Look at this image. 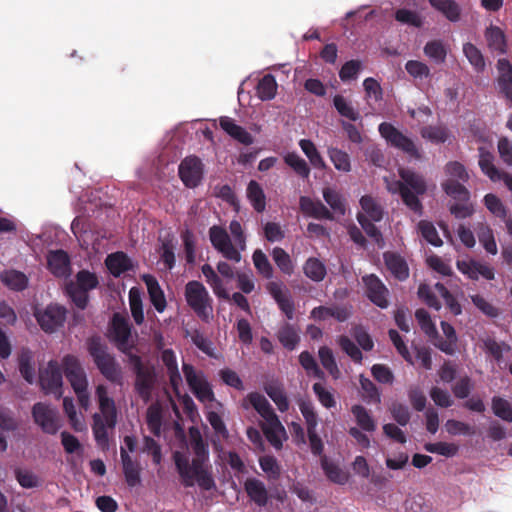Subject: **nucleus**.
<instances>
[{"label": "nucleus", "mask_w": 512, "mask_h": 512, "mask_svg": "<svg viewBox=\"0 0 512 512\" xmlns=\"http://www.w3.org/2000/svg\"><path fill=\"white\" fill-rule=\"evenodd\" d=\"M192 449L195 456L191 461L186 454L180 451H174L172 454V459L181 484L185 488H190L197 483L199 488L203 491L216 489L211 467L208 465V445L204 442L199 433L196 437H193Z\"/></svg>", "instance_id": "obj_1"}, {"label": "nucleus", "mask_w": 512, "mask_h": 512, "mask_svg": "<svg viewBox=\"0 0 512 512\" xmlns=\"http://www.w3.org/2000/svg\"><path fill=\"white\" fill-rule=\"evenodd\" d=\"M100 413L92 416V432L96 443L102 448L109 443L108 429H113L117 423V409L114 400L108 396L104 385H98L95 391Z\"/></svg>", "instance_id": "obj_2"}, {"label": "nucleus", "mask_w": 512, "mask_h": 512, "mask_svg": "<svg viewBox=\"0 0 512 512\" xmlns=\"http://www.w3.org/2000/svg\"><path fill=\"white\" fill-rule=\"evenodd\" d=\"M87 350L92 357L100 373L111 383L122 385L123 374L115 357L108 352L107 345L100 336H92L87 339Z\"/></svg>", "instance_id": "obj_3"}, {"label": "nucleus", "mask_w": 512, "mask_h": 512, "mask_svg": "<svg viewBox=\"0 0 512 512\" xmlns=\"http://www.w3.org/2000/svg\"><path fill=\"white\" fill-rule=\"evenodd\" d=\"M185 300L194 313L206 323L212 319V298L206 287L199 281L192 280L185 285Z\"/></svg>", "instance_id": "obj_4"}, {"label": "nucleus", "mask_w": 512, "mask_h": 512, "mask_svg": "<svg viewBox=\"0 0 512 512\" xmlns=\"http://www.w3.org/2000/svg\"><path fill=\"white\" fill-rule=\"evenodd\" d=\"M99 279L89 270L82 269L75 275V281L66 286V292L78 309L84 310L89 302V291L97 288Z\"/></svg>", "instance_id": "obj_5"}, {"label": "nucleus", "mask_w": 512, "mask_h": 512, "mask_svg": "<svg viewBox=\"0 0 512 512\" xmlns=\"http://www.w3.org/2000/svg\"><path fill=\"white\" fill-rule=\"evenodd\" d=\"M182 371L189 389L200 402H212L215 395L212 386L202 371H197L192 364L183 363Z\"/></svg>", "instance_id": "obj_6"}, {"label": "nucleus", "mask_w": 512, "mask_h": 512, "mask_svg": "<svg viewBox=\"0 0 512 512\" xmlns=\"http://www.w3.org/2000/svg\"><path fill=\"white\" fill-rule=\"evenodd\" d=\"M31 414L34 423L46 434L55 435L62 426L59 411L50 404L44 402L35 403Z\"/></svg>", "instance_id": "obj_7"}, {"label": "nucleus", "mask_w": 512, "mask_h": 512, "mask_svg": "<svg viewBox=\"0 0 512 512\" xmlns=\"http://www.w3.org/2000/svg\"><path fill=\"white\" fill-rule=\"evenodd\" d=\"M34 317L44 332L53 333L64 325L67 310L62 305L51 303L43 309L35 308Z\"/></svg>", "instance_id": "obj_8"}, {"label": "nucleus", "mask_w": 512, "mask_h": 512, "mask_svg": "<svg viewBox=\"0 0 512 512\" xmlns=\"http://www.w3.org/2000/svg\"><path fill=\"white\" fill-rule=\"evenodd\" d=\"M380 135L389 143L392 147L397 148L409 156L419 159L421 157L418 148L414 141L404 135L391 123L383 122L378 127Z\"/></svg>", "instance_id": "obj_9"}, {"label": "nucleus", "mask_w": 512, "mask_h": 512, "mask_svg": "<svg viewBox=\"0 0 512 512\" xmlns=\"http://www.w3.org/2000/svg\"><path fill=\"white\" fill-rule=\"evenodd\" d=\"M60 364L50 360L47 366L39 371V384L45 394H52L57 399L62 397L63 375Z\"/></svg>", "instance_id": "obj_10"}, {"label": "nucleus", "mask_w": 512, "mask_h": 512, "mask_svg": "<svg viewBox=\"0 0 512 512\" xmlns=\"http://www.w3.org/2000/svg\"><path fill=\"white\" fill-rule=\"evenodd\" d=\"M209 238L212 246L227 260L239 263L241 261L240 251L233 245L227 231L218 225L209 229Z\"/></svg>", "instance_id": "obj_11"}, {"label": "nucleus", "mask_w": 512, "mask_h": 512, "mask_svg": "<svg viewBox=\"0 0 512 512\" xmlns=\"http://www.w3.org/2000/svg\"><path fill=\"white\" fill-rule=\"evenodd\" d=\"M178 173L186 187L195 188L203 179L204 165L197 156H188L181 161Z\"/></svg>", "instance_id": "obj_12"}, {"label": "nucleus", "mask_w": 512, "mask_h": 512, "mask_svg": "<svg viewBox=\"0 0 512 512\" xmlns=\"http://www.w3.org/2000/svg\"><path fill=\"white\" fill-rule=\"evenodd\" d=\"M64 374L74 392H81L88 388L86 373L79 360L73 355H66L62 359Z\"/></svg>", "instance_id": "obj_13"}, {"label": "nucleus", "mask_w": 512, "mask_h": 512, "mask_svg": "<svg viewBox=\"0 0 512 512\" xmlns=\"http://www.w3.org/2000/svg\"><path fill=\"white\" fill-rule=\"evenodd\" d=\"M64 374L74 392H81L88 388L86 373L79 360L73 355H66L62 359Z\"/></svg>", "instance_id": "obj_14"}, {"label": "nucleus", "mask_w": 512, "mask_h": 512, "mask_svg": "<svg viewBox=\"0 0 512 512\" xmlns=\"http://www.w3.org/2000/svg\"><path fill=\"white\" fill-rule=\"evenodd\" d=\"M362 282L365 286L367 298L374 305L381 309H385L389 306V290L378 276L375 274L365 275L362 277Z\"/></svg>", "instance_id": "obj_15"}, {"label": "nucleus", "mask_w": 512, "mask_h": 512, "mask_svg": "<svg viewBox=\"0 0 512 512\" xmlns=\"http://www.w3.org/2000/svg\"><path fill=\"white\" fill-rule=\"evenodd\" d=\"M249 406H252L257 411V413L264 419V423H271V421L274 422V424L279 423V418L273 407L261 393L251 392L244 398L242 407L248 409Z\"/></svg>", "instance_id": "obj_16"}, {"label": "nucleus", "mask_w": 512, "mask_h": 512, "mask_svg": "<svg viewBox=\"0 0 512 512\" xmlns=\"http://www.w3.org/2000/svg\"><path fill=\"white\" fill-rule=\"evenodd\" d=\"M282 282L270 281L266 285V289L271 297L277 303L279 309L285 314L288 320L294 318L295 305L287 290L284 291Z\"/></svg>", "instance_id": "obj_17"}, {"label": "nucleus", "mask_w": 512, "mask_h": 512, "mask_svg": "<svg viewBox=\"0 0 512 512\" xmlns=\"http://www.w3.org/2000/svg\"><path fill=\"white\" fill-rule=\"evenodd\" d=\"M110 334L117 348L120 351L127 353V351L131 348L129 345L131 328L127 320L119 313H115L113 315Z\"/></svg>", "instance_id": "obj_18"}, {"label": "nucleus", "mask_w": 512, "mask_h": 512, "mask_svg": "<svg viewBox=\"0 0 512 512\" xmlns=\"http://www.w3.org/2000/svg\"><path fill=\"white\" fill-rule=\"evenodd\" d=\"M134 373L136 375L135 390L144 401H148L156 381L155 370L153 367L146 366Z\"/></svg>", "instance_id": "obj_19"}, {"label": "nucleus", "mask_w": 512, "mask_h": 512, "mask_svg": "<svg viewBox=\"0 0 512 512\" xmlns=\"http://www.w3.org/2000/svg\"><path fill=\"white\" fill-rule=\"evenodd\" d=\"M388 191L395 194L399 193L403 203L414 213L418 214L419 216L422 215L423 212V205L418 197H416L415 194L412 193V191L407 187V185L404 183V181L401 180H395L388 184L387 186Z\"/></svg>", "instance_id": "obj_20"}, {"label": "nucleus", "mask_w": 512, "mask_h": 512, "mask_svg": "<svg viewBox=\"0 0 512 512\" xmlns=\"http://www.w3.org/2000/svg\"><path fill=\"white\" fill-rule=\"evenodd\" d=\"M47 268L58 278L67 277L70 274V257L64 250L49 251L47 254Z\"/></svg>", "instance_id": "obj_21"}, {"label": "nucleus", "mask_w": 512, "mask_h": 512, "mask_svg": "<svg viewBox=\"0 0 512 512\" xmlns=\"http://www.w3.org/2000/svg\"><path fill=\"white\" fill-rule=\"evenodd\" d=\"M457 268L472 280H478L480 276L486 280H493L495 276L491 266L475 260L457 261Z\"/></svg>", "instance_id": "obj_22"}, {"label": "nucleus", "mask_w": 512, "mask_h": 512, "mask_svg": "<svg viewBox=\"0 0 512 512\" xmlns=\"http://www.w3.org/2000/svg\"><path fill=\"white\" fill-rule=\"evenodd\" d=\"M219 125L225 133L239 143L246 146L253 144V136L245 128L236 124L232 118L228 116L220 117Z\"/></svg>", "instance_id": "obj_23"}, {"label": "nucleus", "mask_w": 512, "mask_h": 512, "mask_svg": "<svg viewBox=\"0 0 512 512\" xmlns=\"http://www.w3.org/2000/svg\"><path fill=\"white\" fill-rule=\"evenodd\" d=\"M301 211L315 219L333 220V213L320 201H314L308 196H301L299 199Z\"/></svg>", "instance_id": "obj_24"}, {"label": "nucleus", "mask_w": 512, "mask_h": 512, "mask_svg": "<svg viewBox=\"0 0 512 512\" xmlns=\"http://www.w3.org/2000/svg\"><path fill=\"white\" fill-rule=\"evenodd\" d=\"M384 262L390 273L399 281H405L409 277V267L406 260L396 252H385Z\"/></svg>", "instance_id": "obj_25"}, {"label": "nucleus", "mask_w": 512, "mask_h": 512, "mask_svg": "<svg viewBox=\"0 0 512 512\" xmlns=\"http://www.w3.org/2000/svg\"><path fill=\"white\" fill-rule=\"evenodd\" d=\"M142 280L147 287L152 305L159 313H162L166 309L167 302L164 292L158 283V280L150 274H144L142 276Z\"/></svg>", "instance_id": "obj_26"}, {"label": "nucleus", "mask_w": 512, "mask_h": 512, "mask_svg": "<svg viewBox=\"0 0 512 512\" xmlns=\"http://www.w3.org/2000/svg\"><path fill=\"white\" fill-rule=\"evenodd\" d=\"M120 456L123 465V473L125 481L129 487H135L141 483L140 465L138 462L133 461L127 450L123 447L120 449Z\"/></svg>", "instance_id": "obj_27"}, {"label": "nucleus", "mask_w": 512, "mask_h": 512, "mask_svg": "<svg viewBox=\"0 0 512 512\" xmlns=\"http://www.w3.org/2000/svg\"><path fill=\"white\" fill-rule=\"evenodd\" d=\"M244 489L257 506L264 507L267 505L269 496L265 484L257 478H248L244 483Z\"/></svg>", "instance_id": "obj_28"}, {"label": "nucleus", "mask_w": 512, "mask_h": 512, "mask_svg": "<svg viewBox=\"0 0 512 512\" xmlns=\"http://www.w3.org/2000/svg\"><path fill=\"white\" fill-rule=\"evenodd\" d=\"M105 264L114 277H119L133 268L131 259L122 251L109 254L105 260Z\"/></svg>", "instance_id": "obj_29"}, {"label": "nucleus", "mask_w": 512, "mask_h": 512, "mask_svg": "<svg viewBox=\"0 0 512 512\" xmlns=\"http://www.w3.org/2000/svg\"><path fill=\"white\" fill-rule=\"evenodd\" d=\"M497 68L499 71V89L512 102V65L507 59L502 58L498 60Z\"/></svg>", "instance_id": "obj_30"}, {"label": "nucleus", "mask_w": 512, "mask_h": 512, "mask_svg": "<svg viewBox=\"0 0 512 512\" xmlns=\"http://www.w3.org/2000/svg\"><path fill=\"white\" fill-rule=\"evenodd\" d=\"M262 431L267 439V441L276 449L280 450L283 446V441L287 439V433L279 421V423H275L271 421L267 423H263L261 425Z\"/></svg>", "instance_id": "obj_31"}, {"label": "nucleus", "mask_w": 512, "mask_h": 512, "mask_svg": "<svg viewBox=\"0 0 512 512\" xmlns=\"http://www.w3.org/2000/svg\"><path fill=\"white\" fill-rule=\"evenodd\" d=\"M399 176L416 197L426 193V181L421 174L410 169L401 168L399 169Z\"/></svg>", "instance_id": "obj_32"}, {"label": "nucleus", "mask_w": 512, "mask_h": 512, "mask_svg": "<svg viewBox=\"0 0 512 512\" xmlns=\"http://www.w3.org/2000/svg\"><path fill=\"white\" fill-rule=\"evenodd\" d=\"M264 391L276 404L280 412H286L289 409V400L283 385L278 381H272L264 385Z\"/></svg>", "instance_id": "obj_33"}, {"label": "nucleus", "mask_w": 512, "mask_h": 512, "mask_svg": "<svg viewBox=\"0 0 512 512\" xmlns=\"http://www.w3.org/2000/svg\"><path fill=\"white\" fill-rule=\"evenodd\" d=\"M479 152V167L483 174H485L491 181L498 182L500 173L502 172L494 165V155L487 150L484 146L478 148Z\"/></svg>", "instance_id": "obj_34"}, {"label": "nucleus", "mask_w": 512, "mask_h": 512, "mask_svg": "<svg viewBox=\"0 0 512 512\" xmlns=\"http://www.w3.org/2000/svg\"><path fill=\"white\" fill-rule=\"evenodd\" d=\"M1 282L13 291H23L28 286V277L21 271L9 269L0 274Z\"/></svg>", "instance_id": "obj_35"}, {"label": "nucleus", "mask_w": 512, "mask_h": 512, "mask_svg": "<svg viewBox=\"0 0 512 512\" xmlns=\"http://www.w3.org/2000/svg\"><path fill=\"white\" fill-rule=\"evenodd\" d=\"M201 272L218 298L225 300L230 299L228 292L224 288L223 281L210 264H204L201 267Z\"/></svg>", "instance_id": "obj_36"}, {"label": "nucleus", "mask_w": 512, "mask_h": 512, "mask_svg": "<svg viewBox=\"0 0 512 512\" xmlns=\"http://www.w3.org/2000/svg\"><path fill=\"white\" fill-rule=\"evenodd\" d=\"M277 339L284 348L294 350L300 342V336L296 328L289 323H284L277 331Z\"/></svg>", "instance_id": "obj_37"}, {"label": "nucleus", "mask_w": 512, "mask_h": 512, "mask_svg": "<svg viewBox=\"0 0 512 512\" xmlns=\"http://www.w3.org/2000/svg\"><path fill=\"white\" fill-rule=\"evenodd\" d=\"M303 272L305 276L314 282H321L327 275L325 264L316 257H309L304 265Z\"/></svg>", "instance_id": "obj_38"}, {"label": "nucleus", "mask_w": 512, "mask_h": 512, "mask_svg": "<svg viewBox=\"0 0 512 512\" xmlns=\"http://www.w3.org/2000/svg\"><path fill=\"white\" fill-rule=\"evenodd\" d=\"M322 194L325 202L334 213L341 216L345 215L346 200L339 191L331 187H325L323 188Z\"/></svg>", "instance_id": "obj_39"}, {"label": "nucleus", "mask_w": 512, "mask_h": 512, "mask_svg": "<svg viewBox=\"0 0 512 512\" xmlns=\"http://www.w3.org/2000/svg\"><path fill=\"white\" fill-rule=\"evenodd\" d=\"M430 5L441 12L448 20L456 22L460 18V7L454 0H428Z\"/></svg>", "instance_id": "obj_40"}, {"label": "nucleus", "mask_w": 512, "mask_h": 512, "mask_svg": "<svg viewBox=\"0 0 512 512\" xmlns=\"http://www.w3.org/2000/svg\"><path fill=\"white\" fill-rule=\"evenodd\" d=\"M489 48L500 54L506 53V38L504 32L496 26H490L485 32Z\"/></svg>", "instance_id": "obj_41"}, {"label": "nucleus", "mask_w": 512, "mask_h": 512, "mask_svg": "<svg viewBox=\"0 0 512 512\" xmlns=\"http://www.w3.org/2000/svg\"><path fill=\"white\" fill-rule=\"evenodd\" d=\"M247 198L257 212L261 213L265 210L266 197L261 185L257 181L251 180L248 183Z\"/></svg>", "instance_id": "obj_42"}, {"label": "nucleus", "mask_w": 512, "mask_h": 512, "mask_svg": "<svg viewBox=\"0 0 512 512\" xmlns=\"http://www.w3.org/2000/svg\"><path fill=\"white\" fill-rule=\"evenodd\" d=\"M277 87L275 77L272 74H266L256 86L257 96L263 101L271 100L276 96Z\"/></svg>", "instance_id": "obj_43"}, {"label": "nucleus", "mask_w": 512, "mask_h": 512, "mask_svg": "<svg viewBox=\"0 0 512 512\" xmlns=\"http://www.w3.org/2000/svg\"><path fill=\"white\" fill-rule=\"evenodd\" d=\"M360 206L364 211V215L371 221L379 222L383 219V208L370 195H364L360 199Z\"/></svg>", "instance_id": "obj_44"}, {"label": "nucleus", "mask_w": 512, "mask_h": 512, "mask_svg": "<svg viewBox=\"0 0 512 512\" xmlns=\"http://www.w3.org/2000/svg\"><path fill=\"white\" fill-rule=\"evenodd\" d=\"M327 154L336 170L344 173L351 171V160L347 152L336 147H329Z\"/></svg>", "instance_id": "obj_45"}, {"label": "nucleus", "mask_w": 512, "mask_h": 512, "mask_svg": "<svg viewBox=\"0 0 512 512\" xmlns=\"http://www.w3.org/2000/svg\"><path fill=\"white\" fill-rule=\"evenodd\" d=\"M299 146L314 168L320 170L326 168V163L323 157L320 155L315 144L311 140L301 139L299 141Z\"/></svg>", "instance_id": "obj_46"}, {"label": "nucleus", "mask_w": 512, "mask_h": 512, "mask_svg": "<svg viewBox=\"0 0 512 512\" xmlns=\"http://www.w3.org/2000/svg\"><path fill=\"white\" fill-rule=\"evenodd\" d=\"M351 412L355 417L356 423L360 429L367 432H373L376 429V423L374 419L364 406L359 404L353 405Z\"/></svg>", "instance_id": "obj_47"}, {"label": "nucleus", "mask_w": 512, "mask_h": 512, "mask_svg": "<svg viewBox=\"0 0 512 512\" xmlns=\"http://www.w3.org/2000/svg\"><path fill=\"white\" fill-rule=\"evenodd\" d=\"M318 356L322 366L328 371V373L334 379H338L341 375V372L334 357L332 349L327 346H322L319 348Z\"/></svg>", "instance_id": "obj_48"}, {"label": "nucleus", "mask_w": 512, "mask_h": 512, "mask_svg": "<svg viewBox=\"0 0 512 512\" xmlns=\"http://www.w3.org/2000/svg\"><path fill=\"white\" fill-rule=\"evenodd\" d=\"M442 188L444 192L458 201H468L470 198V193L468 189L457 180L448 179L442 183Z\"/></svg>", "instance_id": "obj_49"}, {"label": "nucleus", "mask_w": 512, "mask_h": 512, "mask_svg": "<svg viewBox=\"0 0 512 512\" xmlns=\"http://www.w3.org/2000/svg\"><path fill=\"white\" fill-rule=\"evenodd\" d=\"M252 260L258 274L265 279H271L273 277L274 269L267 255L261 249H257L253 252Z\"/></svg>", "instance_id": "obj_50"}, {"label": "nucleus", "mask_w": 512, "mask_h": 512, "mask_svg": "<svg viewBox=\"0 0 512 512\" xmlns=\"http://www.w3.org/2000/svg\"><path fill=\"white\" fill-rule=\"evenodd\" d=\"M333 105L337 112L350 121H358L361 115L342 95H335L333 98Z\"/></svg>", "instance_id": "obj_51"}, {"label": "nucleus", "mask_w": 512, "mask_h": 512, "mask_svg": "<svg viewBox=\"0 0 512 512\" xmlns=\"http://www.w3.org/2000/svg\"><path fill=\"white\" fill-rule=\"evenodd\" d=\"M284 162L291 167L294 172L302 178H308L310 175V167L308 163L301 158L296 152H289L284 156Z\"/></svg>", "instance_id": "obj_52"}, {"label": "nucleus", "mask_w": 512, "mask_h": 512, "mask_svg": "<svg viewBox=\"0 0 512 512\" xmlns=\"http://www.w3.org/2000/svg\"><path fill=\"white\" fill-rule=\"evenodd\" d=\"M424 53L436 64L444 63L447 56V50L440 40L428 41L424 46Z\"/></svg>", "instance_id": "obj_53"}, {"label": "nucleus", "mask_w": 512, "mask_h": 512, "mask_svg": "<svg viewBox=\"0 0 512 512\" xmlns=\"http://www.w3.org/2000/svg\"><path fill=\"white\" fill-rule=\"evenodd\" d=\"M129 304L131 315L137 325L144 322L143 305L140 292L137 288L133 287L129 291Z\"/></svg>", "instance_id": "obj_54"}, {"label": "nucleus", "mask_w": 512, "mask_h": 512, "mask_svg": "<svg viewBox=\"0 0 512 512\" xmlns=\"http://www.w3.org/2000/svg\"><path fill=\"white\" fill-rule=\"evenodd\" d=\"M477 235H478L479 242L483 245L484 249L488 253H490L492 255L497 254V251H498L497 245L495 242L493 231L489 226L484 225V224H479V226L477 228Z\"/></svg>", "instance_id": "obj_55"}, {"label": "nucleus", "mask_w": 512, "mask_h": 512, "mask_svg": "<svg viewBox=\"0 0 512 512\" xmlns=\"http://www.w3.org/2000/svg\"><path fill=\"white\" fill-rule=\"evenodd\" d=\"M415 318L418 321V324L421 330L429 337V338H437L438 331L433 323L430 314L423 308L417 309L415 312Z\"/></svg>", "instance_id": "obj_56"}, {"label": "nucleus", "mask_w": 512, "mask_h": 512, "mask_svg": "<svg viewBox=\"0 0 512 512\" xmlns=\"http://www.w3.org/2000/svg\"><path fill=\"white\" fill-rule=\"evenodd\" d=\"M272 258L277 267L286 275H291L294 271L290 255L281 247H275L272 251Z\"/></svg>", "instance_id": "obj_57"}, {"label": "nucleus", "mask_w": 512, "mask_h": 512, "mask_svg": "<svg viewBox=\"0 0 512 512\" xmlns=\"http://www.w3.org/2000/svg\"><path fill=\"white\" fill-rule=\"evenodd\" d=\"M190 336L192 343L204 354L209 357H215L212 342L198 329L191 332L187 331L186 336Z\"/></svg>", "instance_id": "obj_58"}, {"label": "nucleus", "mask_w": 512, "mask_h": 512, "mask_svg": "<svg viewBox=\"0 0 512 512\" xmlns=\"http://www.w3.org/2000/svg\"><path fill=\"white\" fill-rule=\"evenodd\" d=\"M491 406L495 416L504 421L512 422V406L506 399L500 396H494L491 401Z\"/></svg>", "instance_id": "obj_59"}, {"label": "nucleus", "mask_w": 512, "mask_h": 512, "mask_svg": "<svg viewBox=\"0 0 512 512\" xmlns=\"http://www.w3.org/2000/svg\"><path fill=\"white\" fill-rule=\"evenodd\" d=\"M463 52L468 59L469 63L475 68L476 71H482L485 68V60L481 51L472 43H465L463 45Z\"/></svg>", "instance_id": "obj_60"}, {"label": "nucleus", "mask_w": 512, "mask_h": 512, "mask_svg": "<svg viewBox=\"0 0 512 512\" xmlns=\"http://www.w3.org/2000/svg\"><path fill=\"white\" fill-rule=\"evenodd\" d=\"M357 221L361 225L365 233L372 238L379 246L384 244L382 233L373 223L374 221L369 220L362 213L357 214Z\"/></svg>", "instance_id": "obj_61"}, {"label": "nucleus", "mask_w": 512, "mask_h": 512, "mask_svg": "<svg viewBox=\"0 0 512 512\" xmlns=\"http://www.w3.org/2000/svg\"><path fill=\"white\" fill-rule=\"evenodd\" d=\"M424 449L427 452L436 453L445 457H453L459 450L456 444L447 442L426 443Z\"/></svg>", "instance_id": "obj_62"}, {"label": "nucleus", "mask_w": 512, "mask_h": 512, "mask_svg": "<svg viewBox=\"0 0 512 512\" xmlns=\"http://www.w3.org/2000/svg\"><path fill=\"white\" fill-rule=\"evenodd\" d=\"M19 371L22 377L28 382L33 383L35 370L32 365V355L30 351H23L19 356Z\"/></svg>", "instance_id": "obj_63"}, {"label": "nucleus", "mask_w": 512, "mask_h": 512, "mask_svg": "<svg viewBox=\"0 0 512 512\" xmlns=\"http://www.w3.org/2000/svg\"><path fill=\"white\" fill-rule=\"evenodd\" d=\"M423 138L436 143H444L448 139L447 129L441 126H427L421 130Z\"/></svg>", "instance_id": "obj_64"}]
</instances>
